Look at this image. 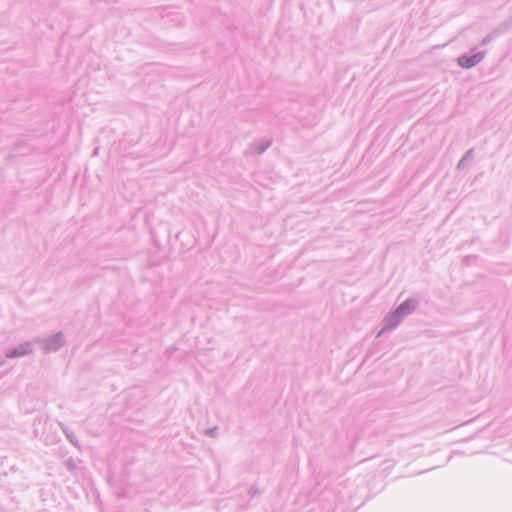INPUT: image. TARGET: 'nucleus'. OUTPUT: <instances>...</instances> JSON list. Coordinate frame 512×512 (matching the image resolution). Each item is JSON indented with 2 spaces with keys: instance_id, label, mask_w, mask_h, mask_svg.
I'll use <instances>...</instances> for the list:
<instances>
[{
  "instance_id": "f257e3e1",
  "label": "nucleus",
  "mask_w": 512,
  "mask_h": 512,
  "mask_svg": "<svg viewBox=\"0 0 512 512\" xmlns=\"http://www.w3.org/2000/svg\"><path fill=\"white\" fill-rule=\"evenodd\" d=\"M484 58L483 53H477L472 56H461L458 63L462 68L468 69L477 65Z\"/></svg>"
},
{
  "instance_id": "f03ea898",
  "label": "nucleus",
  "mask_w": 512,
  "mask_h": 512,
  "mask_svg": "<svg viewBox=\"0 0 512 512\" xmlns=\"http://www.w3.org/2000/svg\"><path fill=\"white\" fill-rule=\"evenodd\" d=\"M24 354H25V351L23 349H21L20 351L15 350V351L11 352L9 354V356H20V355H24Z\"/></svg>"
},
{
  "instance_id": "7ed1b4c3",
  "label": "nucleus",
  "mask_w": 512,
  "mask_h": 512,
  "mask_svg": "<svg viewBox=\"0 0 512 512\" xmlns=\"http://www.w3.org/2000/svg\"><path fill=\"white\" fill-rule=\"evenodd\" d=\"M54 341H57L58 343H60V342H61V337H58V336H57V337L54 339Z\"/></svg>"
}]
</instances>
